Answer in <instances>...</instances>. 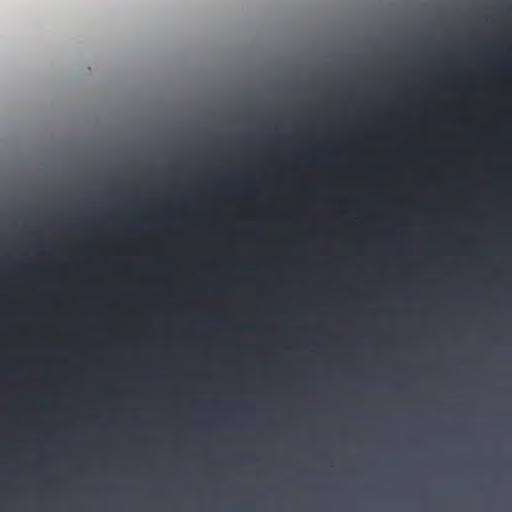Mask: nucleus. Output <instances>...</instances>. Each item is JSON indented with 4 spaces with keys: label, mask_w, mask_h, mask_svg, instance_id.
<instances>
[{
    "label": "nucleus",
    "mask_w": 512,
    "mask_h": 512,
    "mask_svg": "<svg viewBox=\"0 0 512 512\" xmlns=\"http://www.w3.org/2000/svg\"><path fill=\"white\" fill-rule=\"evenodd\" d=\"M507 66H508L507 61H501L497 64L496 68H497V70L504 72V70H506Z\"/></svg>",
    "instance_id": "f257e3e1"
}]
</instances>
